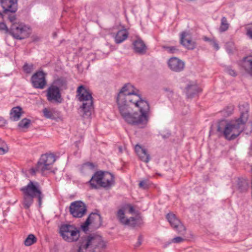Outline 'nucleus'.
I'll list each match as a JSON object with an SVG mask.
<instances>
[{
    "label": "nucleus",
    "mask_w": 252,
    "mask_h": 252,
    "mask_svg": "<svg viewBox=\"0 0 252 252\" xmlns=\"http://www.w3.org/2000/svg\"><path fill=\"white\" fill-rule=\"evenodd\" d=\"M138 92L131 84H125L118 94L117 102L120 113L126 123L143 128L149 120L150 106L137 94Z\"/></svg>",
    "instance_id": "1"
},
{
    "label": "nucleus",
    "mask_w": 252,
    "mask_h": 252,
    "mask_svg": "<svg viewBox=\"0 0 252 252\" xmlns=\"http://www.w3.org/2000/svg\"><path fill=\"white\" fill-rule=\"evenodd\" d=\"M241 107L245 110L241 112L240 117L238 119L230 122L222 120L218 123L217 131L219 133L220 136H223L228 140H232L236 139L244 130V126L249 116L248 104L240 106V110Z\"/></svg>",
    "instance_id": "2"
},
{
    "label": "nucleus",
    "mask_w": 252,
    "mask_h": 252,
    "mask_svg": "<svg viewBox=\"0 0 252 252\" xmlns=\"http://www.w3.org/2000/svg\"><path fill=\"white\" fill-rule=\"evenodd\" d=\"M23 194V205L25 209H29L33 202V198H37L39 206L41 205L44 195L40 184L37 182L30 181L26 186L20 189Z\"/></svg>",
    "instance_id": "3"
},
{
    "label": "nucleus",
    "mask_w": 252,
    "mask_h": 252,
    "mask_svg": "<svg viewBox=\"0 0 252 252\" xmlns=\"http://www.w3.org/2000/svg\"><path fill=\"white\" fill-rule=\"evenodd\" d=\"M76 93V96L78 100L83 102L80 107L83 113V117L88 118L91 115V111L93 109V98L92 93L83 85L78 87Z\"/></svg>",
    "instance_id": "4"
},
{
    "label": "nucleus",
    "mask_w": 252,
    "mask_h": 252,
    "mask_svg": "<svg viewBox=\"0 0 252 252\" xmlns=\"http://www.w3.org/2000/svg\"><path fill=\"white\" fill-rule=\"evenodd\" d=\"M56 161V157L53 154L42 155L36 164L35 167L31 169V173L34 175L36 172L43 174L45 171L50 170Z\"/></svg>",
    "instance_id": "5"
},
{
    "label": "nucleus",
    "mask_w": 252,
    "mask_h": 252,
    "mask_svg": "<svg viewBox=\"0 0 252 252\" xmlns=\"http://www.w3.org/2000/svg\"><path fill=\"white\" fill-rule=\"evenodd\" d=\"M59 233L64 241L69 243L76 242L80 237V231L74 225L67 224L61 225Z\"/></svg>",
    "instance_id": "6"
},
{
    "label": "nucleus",
    "mask_w": 252,
    "mask_h": 252,
    "mask_svg": "<svg viewBox=\"0 0 252 252\" xmlns=\"http://www.w3.org/2000/svg\"><path fill=\"white\" fill-rule=\"evenodd\" d=\"M10 33L16 39H23L29 37L30 30L25 25L14 23L10 28Z\"/></svg>",
    "instance_id": "7"
},
{
    "label": "nucleus",
    "mask_w": 252,
    "mask_h": 252,
    "mask_svg": "<svg viewBox=\"0 0 252 252\" xmlns=\"http://www.w3.org/2000/svg\"><path fill=\"white\" fill-rule=\"evenodd\" d=\"M87 206L81 201L72 202L69 206V212L74 218H82L87 212Z\"/></svg>",
    "instance_id": "8"
},
{
    "label": "nucleus",
    "mask_w": 252,
    "mask_h": 252,
    "mask_svg": "<svg viewBox=\"0 0 252 252\" xmlns=\"http://www.w3.org/2000/svg\"><path fill=\"white\" fill-rule=\"evenodd\" d=\"M92 223L94 227L97 228L100 227L102 223V218L99 214L97 213H91L84 223L81 225L83 230L86 231L88 230L89 225Z\"/></svg>",
    "instance_id": "9"
},
{
    "label": "nucleus",
    "mask_w": 252,
    "mask_h": 252,
    "mask_svg": "<svg viewBox=\"0 0 252 252\" xmlns=\"http://www.w3.org/2000/svg\"><path fill=\"white\" fill-rule=\"evenodd\" d=\"M47 100L50 102L61 103L63 101L59 88L54 85L51 86L47 89Z\"/></svg>",
    "instance_id": "10"
},
{
    "label": "nucleus",
    "mask_w": 252,
    "mask_h": 252,
    "mask_svg": "<svg viewBox=\"0 0 252 252\" xmlns=\"http://www.w3.org/2000/svg\"><path fill=\"white\" fill-rule=\"evenodd\" d=\"M166 218L173 228L176 229L181 235H184L186 233V227L181 223L176 215L173 213H168Z\"/></svg>",
    "instance_id": "11"
},
{
    "label": "nucleus",
    "mask_w": 252,
    "mask_h": 252,
    "mask_svg": "<svg viewBox=\"0 0 252 252\" xmlns=\"http://www.w3.org/2000/svg\"><path fill=\"white\" fill-rule=\"evenodd\" d=\"M31 81L34 88L43 89L46 84L45 74L42 71L36 72L32 76Z\"/></svg>",
    "instance_id": "12"
},
{
    "label": "nucleus",
    "mask_w": 252,
    "mask_h": 252,
    "mask_svg": "<svg viewBox=\"0 0 252 252\" xmlns=\"http://www.w3.org/2000/svg\"><path fill=\"white\" fill-rule=\"evenodd\" d=\"M18 0H0V4L2 7L3 13H15L17 10Z\"/></svg>",
    "instance_id": "13"
},
{
    "label": "nucleus",
    "mask_w": 252,
    "mask_h": 252,
    "mask_svg": "<svg viewBox=\"0 0 252 252\" xmlns=\"http://www.w3.org/2000/svg\"><path fill=\"white\" fill-rule=\"evenodd\" d=\"M180 43L188 50H193L196 46V42L191 40L190 34L186 32H181Z\"/></svg>",
    "instance_id": "14"
},
{
    "label": "nucleus",
    "mask_w": 252,
    "mask_h": 252,
    "mask_svg": "<svg viewBox=\"0 0 252 252\" xmlns=\"http://www.w3.org/2000/svg\"><path fill=\"white\" fill-rule=\"evenodd\" d=\"M169 68L174 71L180 72L183 70L185 67L184 63L177 58H170L168 62Z\"/></svg>",
    "instance_id": "15"
},
{
    "label": "nucleus",
    "mask_w": 252,
    "mask_h": 252,
    "mask_svg": "<svg viewBox=\"0 0 252 252\" xmlns=\"http://www.w3.org/2000/svg\"><path fill=\"white\" fill-rule=\"evenodd\" d=\"M135 151L141 161L145 163H148L150 161V154H148L147 150L137 144L135 146Z\"/></svg>",
    "instance_id": "16"
},
{
    "label": "nucleus",
    "mask_w": 252,
    "mask_h": 252,
    "mask_svg": "<svg viewBox=\"0 0 252 252\" xmlns=\"http://www.w3.org/2000/svg\"><path fill=\"white\" fill-rule=\"evenodd\" d=\"M114 184V177L110 173L103 172V175L101 183V187L103 188H109Z\"/></svg>",
    "instance_id": "17"
},
{
    "label": "nucleus",
    "mask_w": 252,
    "mask_h": 252,
    "mask_svg": "<svg viewBox=\"0 0 252 252\" xmlns=\"http://www.w3.org/2000/svg\"><path fill=\"white\" fill-rule=\"evenodd\" d=\"M103 175V172L97 171L92 176L89 183L92 189H97V186L101 187V183Z\"/></svg>",
    "instance_id": "18"
},
{
    "label": "nucleus",
    "mask_w": 252,
    "mask_h": 252,
    "mask_svg": "<svg viewBox=\"0 0 252 252\" xmlns=\"http://www.w3.org/2000/svg\"><path fill=\"white\" fill-rule=\"evenodd\" d=\"M242 66L248 74L252 76V55L243 58Z\"/></svg>",
    "instance_id": "19"
},
{
    "label": "nucleus",
    "mask_w": 252,
    "mask_h": 252,
    "mask_svg": "<svg viewBox=\"0 0 252 252\" xmlns=\"http://www.w3.org/2000/svg\"><path fill=\"white\" fill-rule=\"evenodd\" d=\"M134 49L136 53L143 54L146 53L147 47L143 41L140 39L136 40L133 43Z\"/></svg>",
    "instance_id": "20"
},
{
    "label": "nucleus",
    "mask_w": 252,
    "mask_h": 252,
    "mask_svg": "<svg viewBox=\"0 0 252 252\" xmlns=\"http://www.w3.org/2000/svg\"><path fill=\"white\" fill-rule=\"evenodd\" d=\"M22 113V109L21 107H14L10 111L9 119L12 121H18L20 120Z\"/></svg>",
    "instance_id": "21"
},
{
    "label": "nucleus",
    "mask_w": 252,
    "mask_h": 252,
    "mask_svg": "<svg viewBox=\"0 0 252 252\" xmlns=\"http://www.w3.org/2000/svg\"><path fill=\"white\" fill-rule=\"evenodd\" d=\"M44 116L51 120H55L58 117V112L55 109L45 108L42 110Z\"/></svg>",
    "instance_id": "22"
},
{
    "label": "nucleus",
    "mask_w": 252,
    "mask_h": 252,
    "mask_svg": "<svg viewBox=\"0 0 252 252\" xmlns=\"http://www.w3.org/2000/svg\"><path fill=\"white\" fill-rule=\"evenodd\" d=\"M128 32L126 29L120 30L117 33L115 39L117 44H119L125 40L128 37Z\"/></svg>",
    "instance_id": "23"
},
{
    "label": "nucleus",
    "mask_w": 252,
    "mask_h": 252,
    "mask_svg": "<svg viewBox=\"0 0 252 252\" xmlns=\"http://www.w3.org/2000/svg\"><path fill=\"white\" fill-rule=\"evenodd\" d=\"M237 188L240 192L246 191L249 188V183L245 179H239L237 181Z\"/></svg>",
    "instance_id": "24"
},
{
    "label": "nucleus",
    "mask_w": 252,
    "mask_h": 252,
    "mask_svg": "<svg viewBox=\"0 0 252 252\" xmlns=\"http://www.w3.org/2000/svg\"><path fill=\"white\" fill-rule=\"evenodd\" d=\"M187 95L188 97H192L193 95L199 92L200 90L197 86L195 85L188 86L187 88Z\"/></svg>",
    "instance_id": "25"
},
{
    "label": "nucleus",
    "mask_w": 252,
    "mask_h": 252,
    "mask_svg": "<svg viewBox=\"0 0 252 252\" xmlns=\"http://www.w3.org/2000/svg\"><path fill=\"white\" fill-rule=\"evenodd\" d=\"M37 239L33 234H30L24 241V244L26 246H30L36 243Z\"/></svg>",
    "instance_id": "26"
},
{
    "label": "nucleus",
    "mask_w": 252,
    "mask_h": 252,
    "mask_svg": "<svg viewBox=\"0 0 252 252\" xmlns=\"http://www.w3.org/2000/svg\"><path fill=\"white\" fill-rule=\"evenodd\" d=\"M229 28V24L227 22V19L225 17H223L221 19V24L220 27V32H224L228 30Z\"/></svg>",
    "instance_id": "27"
},
{
    "label": "nucleus",
    "mask_w": 252,
    "mask_h": 252,
    "mask_svg": "<svg viewBox=\"0 0 252 252\" xmlns=\"http://www.w3.org/2000/svg\"><path fill=\"white\" fill-rule=\"evenodd\" d=\"M31 121L27 118L22 119L18 124V126L23 128H28L30 127Z\"/></svg>",
    "instance_id": "28"
},
{
    "label": "nucleus",
    "mask_w": 252,
    "mask_h": 252,
    "mask_svg": "<svg viewBox=\"0 0 252 252\" xmlns=\"http://www.w3.org/2000/svg\"><path fill=\"white\" fill-rule=\"evenodd\" d=\"M234 110V106L233 105H229L225 108L222 111V114L225 117H228L231 115Z\"/></svg>",
    "instance_id": "29"
},
{
    "label": "nucleus",
    "mask_w": 252,
    "mask_h": 252,
    "mask_svg": "<svg viewBox=\"0 0 252 252\" xmlns=\"http://www.w3.org/2000/svg\"><path fill=\"white\" fill-rule=\"evenodd\" d=\"M117 217L121 223L124 224L126 222L125 221L126 218L125 217V213L123 210L120 209L118 211Z\"/></svg>",
    "instance_id": "30"
},
{
    "label": "nucleus",
    "mask_w": 252,
    "mask_h": 252,
    "mask_svg": "<svg viewBox=\"0 0 252 252\" xmlns=\"http://www.w3.org/2000/svg\"><path fill=\"white\" fill-rule=\"evenodd\" d=\"M8 151L9 148L7 144L5 143V141H2V143H0V155H2L7 153Z\"/></svg>",
    "instance_id": "31"
},
{
    "label": "nucleus",
    "mask_w": 252,
    "mask_h": 252,
    "mask_svg": "<svg viewBox=\"0 0 252 252\" xmlns=\"http://www.w3.org/2000/svg\"><path fill=\"white\" fill-rule=\"evenodd\" d=\"M23 70L26 73H31L33 70V64L26 63L23 66Z\"/></svg>",
    "instance_id": "32"
},
{
    "label": "nucleus",
    "mask_w": 252,
    "mask_h": 252,
    "mask_svg": "<svg viewBox=\"0 0 252 252\" xmlns=\"http://www.w3.org/2000/svg\"><path fill=\"white\" fill-rule=\"evenodd\" d=\"M126 222L124 224L125 225H128L133 227H134L136 226V219L134 217H130L129 219H126Z\"/></svg>",
    "instance_id": "33"
},
{
    "label": "nucleus",
    "mask_w": 252,
    "mask_h": 252,
    "mask_svg": "<svg viewBox=\"0 0 252 252\" xmlns=\"http://www.w3.org/2000/svg\"><path fill=\"white\" fill-rule=\"evenodd\" d=\"M126 222L124 224L125 225H128L133 227H134L136 226V219L134 217H130L129 219H126Z\"/></svg>",
    "instance_id": "34"
},
{
    "label": "nucleus",
    "mask_w": 252,
    "mask_h": 252,
    "mask_svg": "<svg viewBox=\"0 0 252 252\" xmlns=\"http://www.w3.org/2000/svg\"><path fill=\"white\" fill-rule=\"evenodd\" d=\"M149 185L150 183L148 180H144L140 182L139 183V187L140 188L146 189L149 188Z\"/></svg>",
    "instance_id": "35"
},
{
    "label": "nucleus",
    "mask_w": 252,
    "mask_h": 252,
    "mask_svg": "<svg viewBox=\"0 0 252 252\" xmlns=\"http://www.w3.org/2000/svg\"><path fill=\"white\" fill-rule=\"evenodd\" d=\"M82 168L93 170L94 168V165L92 162H87L82 165Z\"/></svg>",
    "instance_id": "36"
},
{
    "label": "nucleus",
    "mask_w": 252,
    "mask_h": 252,
    "mask_svg": "<svg viewBox=\"0 0 252 252\" xmlns=\"http://www.w3.org/2000/svg\"><path fill=\"white\" fill-rule=\"evenodd\" d=\"M185 240L183 238L178 236L173 238L171 242L174 243H180L184 242Z\"/></svg>",
    "instance_id": "37"
},
{
    "label": "nucleus",
    "mask_w": 252,
    "mask_h": 252,
    "mask_svg": "<svg viewBox=\"0 0 252 252\" xmlns=\"http://www.w3.org/2000/svg\"><path fill=\"white\" fill-rule=\"evenodd\" d=\"M164 48L167 50V51L170 53H174L178 50L174 46L164 47Z\"/></svg>",
    "instance_id": "38"
},
{
    "label": "nucleus",
    "mask_w": 252,
    "mask_h": 252,
    "mask_svg": "<svg viewBox=\"0 0 252 252\" xmlns=\"http://www.w3.org/2000/svg\"><path fill=\"white\" fill-rule=\"evenodd\" d=\"M0 31H4L7 32L8 31V28L6 24L3 22L0 23Z\"/></svg>",
    "instance_id": "39"
},
{
    "label": "nucleus",
    "mask_w": 252,
    "mask_h": 252,
    "mask_svg": "<svg viewBox=\"0 0 252 252\" xmlns=\"http://www.w3.org/2000/svg\"><path fill=\"white\" fill-rule=\"evenodd\" d=\"M227 72L229 75L232 76H236L237 75L236 72L231 68H227Z\"/></svg>",
    "instance_id": "40"
},
{
    "label": "nucleus",
    "mask_w": 252,
    "mask_h": 252,
    "mask_svg": "<svg viewBox=\"0 0 252 252\" xmlns=\"http://www.w3.org/2000/svg\"><path fill=\"white\" fill-rule=\"evenodd\" d=\"M31 38L33 42H37L40 39V37L37 35H33Z\"/></svg>",
    "instance_id": "41"
},
{
    "label": "nucleus",
    "mask_w": 252,
    "mask_h": 252,
    "mask_svg": "<svg viewBox=\"0 0 252 252\" xmlns=\"http://www.w3.org/2000/svg\"><path fill=\"white\" fill-rule=\"evenodd\" d=\"M247 35L251 39H252V28H249L247 30Z\"/></svg>",
    "instance_id": "42"
},
{
    "label": "nucleus",
    "mask_w": 252,
    "mask_h": 252,
    "mask_svg": "<svg viewBox=\"0 0 252 252\" xmlns=\"http://www.w3.org/2000/svg\"><path fill=\"white\" fill-rule=\"evenodd\" d=\"M142 236H139V237L138 238L137 242L135 244V247H139V246L141 245V244L142 243Z\"/></svg>",
    "instance_id": "43"
},
{
    "label": "nucleus",
    "mask_w": 252,
    "mask_h": 252,
    "mask_svg": "<svg viewBox=\"0 0 252 252\" xmlns=\"http://www.w3.org/2000/svg\"><path fill=\"white\" fill-rule=\"evenodd\" d=\"M127 206L129 208V213H130V214H132V213H134V211H135V210L133 208V207L130 204H128L127 205Z\"/></svg>",
    "instance_id": "44"
},
{
    "label": "nucleus",
    "mask_w": 252,
    "mask_h": 252,
    "mask_svg": "<svg viewBox=\"0 0 252 252\" xmlns=\"http://www.w3.org/2000/svg\"><path fill=\"white\" fill-rule=\"evenodd\" d=\"M211 44L213 45V46L214 47V48L217 50H219V46L218 44L216 42V41L214 40H212V42H211Z\"/></svg>",
    "instance_id": "45"
},
{
    "label": "nucleus",
    "mask_w": 252,
    "mask_h": 252,
    "mask_svg": "<svg viewBox=\"0 0 252 252\" xmlns=\"http://www.w3.org/2000/svg\"><path fill=\"white\" fill-rule=\"evenodd\" d=\"M6 124V121L1 117H0V127L3 126Z\"/></svg>",
    "instance_id": "46"
},
{
    "label": "nucleus",
    "mask_w": 252,
    "mask_h": 252,
    "mask_svg": "<svg viewBox=\"0 0 252 252\" xmlns=\"http://www.w3.org/2000/svg\"><path fill=\"white\" fill-rule=\"evenodd\" d=\"M8 19L11 22H14L16 20V17L15 15H10L8 16Z\"/></svg>",
    "instance_id": "47"
},
{
    "label": "nucleus",
    "mask_w": 252,
    "mask_h": 252,
    "mask_svg": "<svg viewBox=\"0 0 252 252\" xmlns=\"http://www.w3.org/2000/svg\"><path fill=\"white\" fill-rule=\"evenodd\" d=\"M203 39L205 41H210V42H211V43L212 42V40H213L210 39L209 38H208L206 36H204L203 37Z\"/></svg>",
    "instance_id": "48"
},
{
    "label": "nucleus",
    "mask_w": 252,
    "mask_h": 252,
    "mask_svg": "<svg viewBox=\"0 0 252 252\" xmlns=\"http://www.w3.org/2000/svg\"><path fill=\"white\" fill-rule=\"evenodd\" d=\"M3 15L2 13L0 11V17L3 18Z\"/></svg>",
    "instance_id": "49"
},
{
    "label": "nucleus",
    "mask_w": 252,
    "mask_h": 252,
    "mask_svg": "<svg viewBox=\"0 0 252 252\" xmlns=\"http://www.w3.org/2000/svg\"><path fill=\"white\" fill-rule=\"evenodd\" d=\"M2 141H4L2 140L1 138H0V144L2 143Z\"/></svg>",
    "instance_id": "50"
},
{
    "label": "nucleus",
    "mask_w": 252,
    "mask_h": 252,
    "mask_svg": "<svg viewBox=\"0 0 252 252\" xmlns=\"http://www.w3.org/2000/svg\"><path fill=\"white\" fill-rule=\"evenodd\" d=\"M251 131H252V126L251 127V128H250V132H251Z\"/></svg>",
    "instance_id": "51"
},
{
    "label": "nucleus",
    "mask_w": 252,
    "mask_h": 252,
    "mask_svg": "<svg viewBox=\"0 0 252 252\" xmlns=\"http://www.w3.org/2000/svg\"><path fill=\"white\" fill-rule=\"evenodd\" d=\"M119 149H120V151L121 152H122V148H119Z\"/></svg>",
    "instance_id": "52"
}]
</instances>
